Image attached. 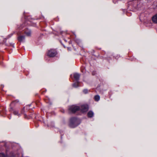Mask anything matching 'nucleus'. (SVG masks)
<instances>
[{
	"label": "nucleus",
	"mask_w": 157,
	"mask_h": 157,
	"mask_svg": "<svg viewBox=\"0 0 157 157\" xmlns=\"http://www.w3.org/2000/svg\"><path fill=\"white\" fill-rule=\"evenodd\" d=\"M78 120L75 118H72L70 120L69 126L71 128H75L78 125Z\"/></svg>",
	"instance_id": "1"
},
{
	"label": "nucleus",
	"mask_w": 157,
	"mask_h": 157,
	"mask_svg": "<svg viewBox=\"0 0 157 157\" xmlns=\"http://www.w3.org/2000/svg\"><path fill=\"white\" fill-rule=\"evenodd\" d=\"M69 109L70 111L74 113L79 110L80 107L78 106L73 105L70 106Z\"/></svg>",
	"instance_id": "2"
},
{
	"label": "nucleus",
	"mask_w": 157,
	"mask_h": 157,
	"mask_svg": "<svg viewBox=\"0 0 157 157\" xmlns=\"http://www.w3.org/2000/svg\"><path fill=\"white\" fill-rule=\"evenodd\" d=\"M56 51L54 49H51L48 52V55L49 57H53L55 56L56 54Z\"/></svg>",
	"instance_id": "3"
},
{
	"label": "nucleus",
	"mask_w": 157,
	"mask_h": 157,
	"mask_svg": "<svg viewBox=\"0 0 157 157\" xmlns=\"http://www.w3.org/2000/svg\"><path fill=\"white\" fill-rule=\"evenodd\" d=\"M80 109L83 112H86L88 109V106L87 105H84L81 106Z\"/></svg>",
	"instance_id": "4"
},
{
	"label": "nucleus",
	"mask_w": 157,
	"mask_h": 157,
	"mask_svg": "<svg viewBox=\"0 0 157 157\" xmlns=\"http://www.w3.org/2000/svg\"><path fill=\"white\" fill-rule=\"evenodd\" d=\"M74 77L76 80H78L80 77V75L78 73H75L74 74Z\"/></svg>",
	"instance_id": "5"
},
{
	"label": "nucleus",
	"mask_w": 157,
	"mask_h": 157,
	"mask_svg": "<svg viewBox=\"0 0 157 157\" xmlns=\"http://www.w3.org/2000/svg\"><path fill=\"white\" fill-rule=\"evenodd\" d=\"M152 20L154 22L157 23V14L153 17Z\"/></svg>",
	"instance_id": "6"
},
{
	"label": "nucleus",
	"mask_w": 157,
	"mask_h": 157,
	"mask_svg": "<svg viewBox=\"0 0 157 157\" xmlns=\"http://www.w3.org/2000/svg\"><path fill=\"white\" fill-rule=\"evenodd\" d=\"M18 39L19 41L22 42L25 40V38L24 36H19Z\"/></svg>",
	"instance_id": "7"
},
{
	"label": "nucleus",
	"mask_w": 157,
	"mask_h": 157,
	"mask_svg": "<svg viewBox=\"0 0 157 157\" xmlns=\"http://www.w3.org/2000/svg\"><path fill=\"white\" fill-rule=\"evenodd\" d=\"M87 115L89 117H91L93 116L94 113L93 112L90 111L88 113Z\"/></svg>",
	"instance_id": "8"
},
{
	"label": "nucleus",
	"mask_w": 157,
	"mask_h": 157,
	"mask_svg": "<svg viewBox=\"0 0 157 157\" xmlns=\"http://www.w3.org/2000/svg\"><path fill=\"white\" fill-rule=\"evenodd\" d=\"M100 96L98 95H96L94 97L95 100L96 101H98L100 99Z\"/></svg>",
	"instance_id": "9"
},
{
	"label": "nucleus",
	"mask_w": 157,
	"mask_h": 157,
	"mask_svg": "<svg viewBox=\"0 0 157 157\" xmlns=\"http://www.w3.org/2000/svg\"><path fill=\"white\" fill-rule=\"evenodd\" d=\"M13 113L15 115H17L18 116H19L20 115L18 111L17 110H14L13 111Z\"/></svg>",
	"instance_id": "10"
},
{
	"label": "nucleus",
	"mask_w": 157,
	"mask_h": 157,
	"mask_svg": "<svg viewBox=\"0 0 157 157\" xmlns=\"http://www.w3.org/2000/svg\"><path fill=\"white\" fill-rule=\"evenodd\" d=\"M25 33L26 35L28 36H30L31 34V32L30 31H29L28 32H26Z\"/></svg>",
	"instance_id": "11"
},
{
	"label": "nucleus",
	"mask_w": 157,
	"mask_h": 157,
	"mask_svg": "<svg viewBox=\"0 0 157 157\" xmlns=\"http://www.w3.org/2000/svg\"><path fill=\"white\" fill-rule=\"evenodd\" d=\"M78 83L77 82L76 83L73 84V87H76L78 86Z\"/></svg>",
	"instance_id": "12"
},
{
	"label": "nucleus",
	"mask_w": 157,
	"mask_h": 157,
	"mask_svg": "<svg viewBox=\"0 0 157 157\" xmlns=\"http://www.w3.org/2000/svg\"><path fill=\"white\" fill-rule=\"evenodd\" d=\"M0 157H5V156L4 154L1 153L0 154Z\"/></svg>",
	"instance_id": "13"
},
{
	"label": "nucleus",
	"mask_w": 157,
	"mask_h": 157,
	"mask_svg": "<svg viewBox=\"0 0 157 157\" xmlns=\"http://www.w3.org/2000/svg\"><path fill=\"white\" fill-rule=\"evenodd\" d=\"M83 92L85 94H86L88 92V90L87 89H84L83 90Z\"/></svg>",
	"instance_id": "14"
},
{
	"label": "nucleus",
	"mask_w": 157,
	"mask_h": 157,
	"mask_svg": "<svg viewBox=\"0 0 157 157\" xmlns=\"http://www.w3.org/2000/svg\"><path fill=\"white\" fill-rule=\"evenodd\" d=\"M13 110V109L12 108H11L10 110V111H12Z\"/></svg>",
	"instance_id": "15"
}]
</instances>
